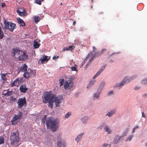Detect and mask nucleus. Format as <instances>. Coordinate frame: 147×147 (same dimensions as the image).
<instances>
[{
    "mask_svg": "<svg viewBox=\"0 0 147 147\" xmlns=\"http://www.w3.org/2000/svg\"><path fill=\"white\" fill-rule=\"evenodd\" d=\"M46 125L48 129H52L53 131H55L57 130V128L58 126L57 123L53 117H50L47 118L46 120Z\"/></svg>",
    "mask_w": 147,
    "mask_h": 147,
    "instance_id": "nucleus-1",
    "label": "nucleus"
},
{
    "mask_svg": "<svg viewBox=\"0 0 147 147\" xmlns=\"http://www.w3.org/2000/svg\"><path fill=\"white\" fill-rule=\"evenodd\" d=\"M10 140L11 141V144H17L19 142V133L18 131L12 132L10 136Z\"/></svg>",
    "mask_w": 147,
    "mask_h": 147,
    "instance_id": "nucleus-2",
    "label": "nucleus"
},
{
    "mask_svg": "<svg viewBox=\"0 0 147 147\" xmlns=\"http://www.w3.org/2000/svg\"><path fill=\"white\" fill-rule=\"evenodd\" d=\"M3 24L4 25L3 28L6 29L11 32L13 31L16 27V24L8 22L7 20L5 18L3 19Z\"/></svg>",
    "mask_w": 147,
    "mask_h": 147,
    "instance_id": "nucleus-3",
    "label": "nucleus"
},
{
    "mask_svg": "<svg viewBox=\"0 0 147 147\" xmlns=\"http://www.w3.org/2000/svg\"><path fill=\"white\" fill-rule=\"evenodd\" d=\"M14 116L12 119L11 121L12 125H15L19 122V119L22 117V113L21 112L19 111L17 115H14Z\"/></svg>",
    "mask_w": 147,
    "mask_h": 147,
    "instance_id": "nucleus-4",
    "label": "nucleus"
},
{
    "mask_svg": "<svg viewBox=\"0 0 147 147\" xmlns=\"http://www.w3.org/2000/svg\"><path fill=\"white\" fill-rule=\"evenodd\" d=\"M18 107L19 109L22 108L26 104V101L25 97L18 99L17 102Z\"/></svg>",
    "mask_w": 147,
    "mask_h": 147,
    "instance_id": "nucleus-5",
    "label": "nucleus"
},
{
    "mask_svg": "<svg viewBox=\"0 0 147 147\" xmlns=\"http://www.w3.org/2000/svg\"><path fill=\"white\" fill-rule=\"evenodd\" d=\"M133 79L132 78H129L128 77H127L124 78L123 80H122L119 84H117L116 86H114V87H122L124 84L125 83H127L130 82L131 80Z\"/></svg>",
    "mask_w": 147,
    "mask_h": 147,
    "instance_id": "nucleus-6",
    "label": "nucleus"
},
{
    "mask_svg": "<svg viewBox=\"0 0 147 147\" xmlns=\"http://www.w3.org/2000/svg\"><path fill=\"white\" fill-rule=\"evenodd\" d=\"M53 97L51 96V94L48 92H46L44 93V97L43 99V102L45 103H47L50 100V99Z\"/></svg>",
    "mask_w": 147,
    "mask_h": 147,
    "instance_id": "nucleus-7",
    "label": "nucleus"
},
{
    "mask_svg": "<svg viewBox=\"0 0 147 147\" xmlns=\"http://www.w3.org/2000/svg\"><path fill=\"white\" fill-rule=\"evenodd\" d=\"M73 86V83L71 80L66 81L64 85V88L65 90H70L72 87Z\"/></svg>",
    "mask_w": 147,
    "mask_h": 147,
    "instance_id": "nucleus-8",
    "label": "nucleus"
},
{
    "mask_svg": "<svg viewBox=\"0 0 147 147\" xmlns=\"http://www.w3.org/2000/svg\"><path fill=\"white\" fill-rule=\"evenodd\" d=\"M23 81V78H19L14 80L11 84V87H14L15 86H18L19 85V84L22 83Z\"/></svg>",
    "mask_w": 147,
    "mask_h": 147,
    "instance_id": "nucleus-9",
    "label": "nucleus"
},
{
    "mask_svg": "<svg viewBox=\"0 0 147 147\" xmlns=\"http://www.w3.org/2000/svg\"><path fill=\"white\" fill-rule=\"evenodd\" d=\"M33 75V76H35V75L33 74V70L31 69H28L27 71L25 72L23 74L24 77L26 78H29Z\"/></svg>",
    "mask_w": 147,
    "mask_h": 147,
    "instance_id": "nucleus-10",
    "label": "nucleus"
},
{
    "mask_svg": "<svg viewBox=\"0 0 147 147\" xmlns=\"http://www.w3.org/2000/svg\"><path fill=\"white\" fill-rule=\"evenodd\" d=\"M63 100V98L61 96H58L56 97L55 99V102L56 106L57 107H59V104L61 103Z\"/></svg>",
    "mask_w": 147,
    "mask_h": 147,
    "instance_id": "nucleus-11",
    "label": "nucleus"
},
{
    "mask_svg": "<svg viewBox=\"0 0 147 147\" xmlns=\"http://www.w3.org/2000/svg\"><path fill=\"white\" fill-rule=\"evenodd\" d=\"M19 54L20 55L18 57V59L20 61L24 60L28 57L27 56L24 52L21 51Z\"/></svg>",
    "mask_w": 147,
    "mask_h": 147,
    "instance_id": "nucleus-12",
    "label": "nucleus"
},
{
    "mask_svg": "<svg viewBox=\"0 0 147 147\" xmlns=\"http://www.w3.org/2000/svg\"><path fill=\"white\" fill-rule=\"evenodd\" d=\"M57 146V147H65V142L62 140L61 138H59L58 139Z\"/></svg>",
    "mask_w": 147,
    "mask_h": 147,
    "instance_id": "nucleus-13",
    "label": "nucleus"
},
{
    "mask_svg": "<svg viewBox=\"0 0 147 147\" xmlns=\"http://www.w3.org/2000/svg\"><path fill=\"white\" fill-rule=\"evenodd\" d=\"M20 53V50L18 48L16 47L12 49L11 52V54L12 56H15L16 54H17L18 55Z\"/></svg>",
    "mask_w": 147,
    "mask_h": 147,
    "instance_id": "nucleus-14",
    "label": "nucleus"
},
{
    "mask_svg": "<svg viewBox=\"0 0 147 147\" xmlns=\"http://www.w3.org/2000/svg\"><path fill=\"white\" fill-rule=\"evenodd\" d=\"M28 90V88L26 87V85L24 84L22 85L20 87V92L23 93H25Z\"/></svg>",
    "mask_w": 147,
    "mask_h": 147,
    "instance_id": "nucleus-15",
    "label": "nucleus"
},
{
    "mask_svg": "<svg viewBox=\"0 0 147 147\" xmlns=\"http://www.w3.org/2000/svg\"><path fill=\"white\" fill-rule=\"evenodd\" d=\"M49 59L48 57L45 55L43 57H41L39 59L40 63H45L47 62Z\"/></svg>",
    "mask_w": 147,
    "mask_h": 147,
    "instance_id": "nucleus-16",
    "label": "nucleus"
},
{
    "mask_svg": "<svg viewBox=\"0 0 147 147\" xmlns=\"http://www.w3.org/2000/svg\"><path fill=\"white\" fill-rule=\"evenodd\" d=\"M88 119V117L87 116H86L82 118L81 120L83 124L86 125Z\"/></svg>",
    "mask_w": 147,
    "mask_h": 147,
    "instance_id": "nucleus-17",
    "label": "nucleus"
},
{
    "mask_svg": "<svg viewBox=\"0 0 147 147\" xmlns=\"http://www.w3.org/2000/svg\"><path fill=\"white\" fill-rule=\"evenodd\" d=\"M17 19L18 22L21 26L24 27L25 26V23L22 20L19 18H17Z\"/></svg>",
    "mask_w": 147,
    "mask_h": 147,
    "instance_id": "nucleus-18",
    "label": "nucleus"
},
{
    "mask_svg": "<svg viewBox=\"0 0 147 147\" xmlns=\"http://www.w3.org/2000/svg\"><path fill=\"white\" fill-rule=\"evenodd\" d=\"M27 66L26 65V64H24L22 66L20 67V71L22 72H25L27 71Z\"/></svg>",
    "mask_w": 147,
    "mask_h": 147,
    "instance_id": "nucleus-19",
    "label": "nucleus"
},
{
    "mask_svg": "<svg viewBox=\"0 0 147 147\" xmlns=\"http://www.w3.org/2000/svg\"><path fill=\"white\" fill-rule=\"evenodd\" d=\"M121 138V137L120 136L118 135H117L114 139L113 143L115 144H117L119 142Z\"/></svg>",
    "mask_w": 147,
    "mask_h": 147,
    "instance_id": "nucleus-20",
    "label": "nucleus"
},
{
    "mask_svg": "<svg viewBox=\"0 0 147 147\" xmlns=\"http://www.w3.org/2000/svg\"><path fill=\"white\" fill-rule=\"evenodd\" d=\"M104 129L105 132H107L108 134H110L111 132V131L109 127L107 125H106L104 127Z\"/></svg>",
    "mask_w": 147,
    "mask_h": 147,
    "instance_id": "nucleus-21",
    "label": "nucleus"
},
{
    "mask_svg": "<svg viewBox=\"0 0 147 147\" xmlns=\"http://www.w3.org/2000/svg\"><path fill=\"white\" fill-rule=\"evenodd\" d=\"M17 12L19 15L22 16H24L26 14V11L25 10H24L22 11H21L19 10H17Z\"/></svg>",
    "mask_w": 147,
    "mask_h": 147,
    "instance_id": "nucleus-22",
    "label": "nucleus"
},
{
    "mask_svg": "<svg viewBox=\"0 0 147 147\" xmlns=\"http://www.w3.org/2000/svg\"><path fill=\"white\" fill-rule=\"evenodd\" d=\"M53 97H52L50 99V100H49V102L48 106L50 107L52 109L53 107V105L54 101H53Z\"/></svg>",
    "mask_w": 147,
    "mask_h": 147,
    "instance_id": "nucleus-23",
    "label": "nucleus"
},
{
    "mask_svg": "<svg viewBox=\"0 0 147 147\" xmlns=\"http://www.w3.org/2000/svg\"><path fill=\"white\" fill-rule=\"evenodd\" d=\"M40 45V44L38 43L37 41L35 40L34 42L33 46L35 49L38 48Z\"/></svg>",
    "mask_w": 147,
    "mask_h": 147,
    "instance_id": "nucleus-24",
    "label": "nucleus"
},
{
    "mask_svg": "<svg viewBox=\"0 0 147 147\" xmlns=\"http://www.w3.org/2000/svg\"><path fill=\"white\" fill-rule=\"evenodd\" d=\"M115 110H112L111 111L107 113L106 116H108L109 117H111L115 113Z\"/></svg>",
    "mask_w": 147,
    "mask_h": 147,
    "instance_id": "nucleus-25",
    "label": "nucleus"
},
{
    "mask_svg": "<svg viewBox=\"0 0 147 147\" xmlns=\"http://www.w3.org/2000/svg\"><path fill=\"white\" fill-rule=\"evenodd\" d=\"M83 133H82L80 134L76 138L75 140L77 141V142H79L81 139L82 137V136L84 135Z\"/></svg>",
    "mask_w": 147,
    "mask_h": 147,
    "instance_id": "nucleus-26",
    "label": "nucleus"
},
{
    "mask_svg": "<svg viewBox=\"0 0 147 147\" xmlns=\"http://www.w3.org/2000/svg\"><path fill=\"white\" fill-rule=\"evenodd\" d=\"M101 54V53L100 52H98L96 53L91 58V60H93L94 59V57H96L99 56H100Z\"/></svg>",
    "mask_w": 147,
    "mask_h": 147,
    "instance_id": "nucleus-27",
    "label": "nucleus"
},
{
    "mask_svg": "<svg viewBox=\"0 0 147 147\" xmlns=\"http://www.w3.org/2000/svg\"><path fill=\"white\" fill-rule=\"evenodd\" d=\"M7 74H2V73L1 74V78L2 79V80L4 81H6L7 80L6 77V75Z\"/></svg>",
    "mask_w": 147,
    "mask_h": 147,
    "instance_id": "nucleus-28",
    "label": "nucleus"
},
{
    "mask_svg": "<svg viewBox=\"0 0 147 147\" xmlns=\"http://www.w3.org/2000/svg\"><path fill=\"white\" fill-rule=\"evenodd\" d=\"M4 34L3 31L2 30V28L0 27V39H2L4 37Z\"/></svg>",
    "mask_w": 147,
    "mask_h": 147,
    "instance_id": "nucleus-29",
    "label": "nucleus"
},
{
    "mask_svg": "<svg viewBox=\"0 0 147 147\" xmlns=\"http://www.w3.org/2000/svg\"><path fill=\"white\" fill-rule=\"evenodd\" d=\"M12 94V91H7V92L3 94V95L5 96H9L10 95H11Z\"/></svg>",
    "mask_w": 147,
    "mask_h": 147,
    "instance_id": "nucleus-30",
    "label": "nucleus"
},
{
    "mask_svg": "<svg viewBox=\"0 0 147 147\" xmlns=\"http://www.w3.org/2000/svg\"><path fill=\"white\" fill-rule=\"evenodd\" d=\"M95 80H92V81H90L88 85V86H87V87L88 88H89L88 86H89V87L91 86H92V85L94 84V83H95Z\"/></svg>",
    "mask_w": 147,
    "mask_h": 147,
    "instance_id": "nucleus-31",
    "label": "nucleus"
},
{
    "mask_svg": "<svg viewBox=\"0 0 147 147\" xmlns=\"http://www.w3.org/2000/svg\"><path fill=\"white\" fill-rule=\"evenodd\" d=\"M34 22L35 23L38 22L40 20V18L38 16H35L34 17Z\"/></svg>",
    "mask_w": 147,
    "mask_h": 147,
    "instance_id": "nucleus-32",
    "label": "nucleus"
},
{
    "mask_svg": "<svg viewBox=\"0 0 147 147\" xmlns=\"http://www.w3.org/2000/svg\"><path fill=\"white\" fill-rule=\"evenodd\" d=\"M77 65H75L74 67H71V69L72 71H77L78 70L77 69Z\"/></svg>",
    "mask_w": 147,
    "mask_h": 147,
    "instance_id": "nucleus-33",
    "label": "nucleus"
},
{
    "mask_svg": "<svg viewBox=\"0 0 147 147\" xmlns=\"http://www.w3.org/2000/svg\"><path fill=\"white\" fill-rule=\"evenodd\" d=\"M59 81L60 84V86L61 87L63 85V84L64 82V79H60L59 80Z\"/></svg>",
    "mask_w": 147,
    "mask_h": 147,
    "instance_id": "nucleus-34",
    "label": "nucleus"
},
{
    "mask_svg": "<svg viewBox=\"0 0 147 147\" xmlns=\"http://www.w3.org/2000/svg\"><path fill=\"white\" fill-rule=\"evenodd\" d=\"M142 84L144 85H147V79H145L143 80L141 82Z\"/></svg>",
    "mask_w": 147,
    "mask_h": 147,
    "instance_id": "nucleus-35",
    "label": "nucleus"
},
{
    "mask_svg": "<svg viewBox=\"0 0 147 147\" xmlns=\"http://www.w3.org/2000/svg\"><path fill=\"white\" fill-rule=\"evenodd\" d=\"M4 142V139L3 138L1 137L0 138V144L3 143Z\"/></svg>",
    "mask_w": 147,
    "mask_h": 147,
    "instance_id": "nucleus-36",
    "label": "nucleus"
},
{
    "mask_svg": "<svg viewBox=\"0 0 147 147\" xmlns=\"http://www.w3.org/2000/svg\"><path fill=\"white\" fill-rule=\"evenodd\" d=\"M44 0H35V2L37 4L40 5L41 4V2Z\"/></svg>",
    "mask_w": 147,
    "mask_h": 147,
    "instance_id": "nucleus-37",
    "label": "nucleus"
},
{
    "mask_svg": "<svg viewBox=\"0 0 147 147\" xmlns=\"http://www.w3.org/2000/svg\"><path fill=\"white\" fill-rule=\"evenodd\" d=\"M68 49H69V50L72 51L74 50V48H75V47L73 45L70 46L68 47Z\"/></svg>",
    "mask_w": 147,
    "mask_h": 147,
    "instance_id": "nucleus-38",
    "label": "nucleus"
},
{
    "mask_svg": "<svg viewBox=\"0 0 147 147\" xmlns=\"http://www.w3.org/2000/svg\"><path fill=\"white\" fill-rule=\"evenodd\" d=\"M133 137V135L130 136H129V137H128L126 140V141H130L131 140V139Z\"/></svg>",
    "mask_w": 147,
    "mask_h": 147,
    "instance_id": "nucleus-39",
    "label": "nucleus"
},
{
    "mask_svg": "<svg viewBox=\"0 0 147 147\" xmlns=\"http://www.w3.org/2000/svg\"><path fill=\"white\" fill-rule=\"evenodd\" d=\"M71 114L70 113H67L65 115V117L66 118H68L71 115Z\"/></svg>",
    "mask_w": 147,
    "mask_h": 147,
    "instance_id": "nucleus-40",
    "label": "nucleus"
},
{
    "mask_svg": "<svg viewBox=\"0 0 147 147\" xmlns=\"http://www.w3.org/2000/svg\"><path fill=\"white\" fill-rule=\"evenodd\" d=\"M11 147H18V146L19 145V144H13V145L11 144Z\"/></svg>",
    "mask_w": 147,
    "mask_h": 147,
    "instance_id": "nucleus-41",
    "label": "nucleus"
},
{
    "mask_svg": "<svg viewBox=\"0 0 147 147\" xmlns=\"http://www.w3.org/2000/svg\"><path fill=\"white\" fill-rule=\"evenodd\" d=\"M99 96V94L96 93L95 94H94V98H98Z\"/></svg>",
    "mask_w": 147,
    "mask_h": 147,
    "instance_id": "nucleus-42",
    "label": "nucleus"
},
{
    "mask_svg": "<svg viewBox=\"0 0 147 147\" xmlns=\"http://www.w3.org/2000/svg\"><path fill=\"white\" fill-rule=\"evenodd\" d=\"M69 50V49H68V47H64L63 48V49L62 50V51H63L64 52L65 51H68Z\"/></svg>",
    "mask_w": 147,
    "mask_h": 147,
    "instance_id": "nucleus-43",
    "label": "nucleus"
},
{
    "mask_svg": "<svg viewBox=\"0 0 147 147\" xmlns=\"http://www.w3.org/2000/svg\"><path fill=\"white\" fill-rule=\"evenodd\" d=\"M113 94V91H110L107 94V95L108 96H109L111 95H112Z\"/></svg>",
    "mask_w": 147,
    "mask_h": 147,
    "instance_id": "nucleus-44",
    "label": "nucleus"
},
{
    "mask_svg": "<svg viewBox=\"0 0 147 147\" xmlns=\"http://www.w3.org/2000/svg\"><path fill=\"white\" fill-rule=\"evenodd\" d=\"M10 99L12 101H15L16 99V98L13 97V96H11Z\"/></svg>",
    "mask_w": 147,
    "mask_h": 147,
    "instance_id": "nucleus-45",
    "label": "nucleus"
},
{
    "mask_svg": "<svg viewBox=\"0 0 147 147\" xmlns=\"http://www.w3.org/2000/svg\"><path fill=\"white\" fill-rule=\"evenodd\" d=\"M105 66H103L102 67L101 69L100 70L102 72L103 70L105 69Z\"/></svg>",
    "mask_w": 147,
    "mask_h": 147,
    "instance_id": "nucleus-46",
    "label": "nucleus"
},
{
    "mask_svg": "<svg viewBox=\"0 0 147 147\" xmlns=\"http://www.w3.org/2000/svg\"><path fill=\"white\" fill-rule=\"evenodd\" d=\"M101 72H102L99 70L96 74H97V75L98 76Z\"/></svg>",
    "mask_w": 147,
    "mask_h": 147,
    "instance_id": "nucleus-47",
    "label": "nucleus"
},
{
    "mask_svg": "<svg viewBox=\"0 0 147 147\" xmlns=\"http://www.w3.org/2000/svg\"><path fill=\"white\" fill-rule=\"evenodd\" d=\"M101 72H102L99 70L96 74H97V75L98 76Z\"/></svg>",
    "mask_w": 147,
    "mask_h": 147,
    "instance_id": "nucleus-48",
    "label": "nucleus"
},
{
    "mask_svg": "<svg viewBox=\"0 0 147 147\" xmlns=\"http://www.w3.org/2000/svg\"><path fill=\"white\" fill-rule=\"evenodd\" d=\"M106 49H102V51L100 52H101V54H102V53H103L104 51H106Z\"/></svg>",
    "mask_w": 147,
    "mask_h": 147,
    "instance_id": "nucleus-49",
    "label": "nucleus"
},
{
    "mask_svg": "<svg viewBox=\"0 0 147 147\" xmlns=\"http://www.w3.org/2000/svg\"><path fill=\"white\" fill-rule=\"evenodd\" d=\"M59 57V56H54L53 57V59H57Z\"/></svg>",
    "mask_w": 147,
    "mask_h": 147,
    "instance_id": "nucleus-50",
    "label": "nucleus"
},
{
    "mask_svg": "<svg viewBox=\"0 0 147 147\" xmlns=\"http://www.w3.org/2000/svg\"><path fill=\"white\" fill-rule=\"evenodd\" d=\"M108 146V145L107 144H105L102 145V147H106Z\"/></svg>",
    "mask_w": 147,
    "mask_h": 147,
    "instance_id": "nucleus-51",
    "label": "nucleus"
},
{
    "mask_svg": "<svg viewBox=\"0 0 147 147\" xmlns=\"http://www.w3.org/2000/svg\"><path fill=\"white\" fill-rule=\"evenodd\" d=\"M98 76L97 75V74H96L93 77V79H94L96 78V77H97Z\"/></svg>",
    "mask_w": 147,
    "mask_h": 147,
    "instance_id": "nucleus-52",
    "label": "nucleus"
},
{
    "mask_svg": "<svg viewBox=\"0 0 147 147\" xmlns=\"http://www.w3.org/2000/svg\"><path fill=\"white\" fill-rule=\"evenodd\" d=\"M142 116L143 117H145V115H144V112H142Z\"/></svg>",
    "mask_w": 147,
    "mask_h": 147,
    "instance_id": "nucleus-53",
    "label": "nucleus"
},
{
    "mask_svg": "<svg viewBox=\"0 0 147 147\" xmlns=\"http://www.w3.org/2000/svg\"><path fill=\"white\" fill-rule=\"evenodd\" d=\"M129 130V129L128 128H127L126 129H125V131L126 132V133H127L128 131Z\"/></svg>",
    "mask_w": 147,
    "mask_h": 147,
    "instance_id": "nucleus-54",
    "label": "nucleus"
},
{
    "mask_svg": "<svg viewBox=\"0 0 147 147\" xmlns=\"http://www.w3.org/2000/svg\"><path fill=\"white\" fill-rule=\"evenodd\" d=\"M140 88L139 87H136L134 89L135 90H137L139 89Z\"/></svg>",
    "mask_w": 147,
    "mask_h": 147,
    "instance_id": "nucleus-55",
    "label": "nucleus"
},
{
    "mask_svg": "<svg viewBox=\"0 0 147 147\" xmlns=\"http://www.w3.org/2000/svg\"><path fill=\"white\" fill-rule=\"evenodd\" d=\"M138 127H139V126H136L135 127H134V128H135V129H137L138 128Z\"/></svg>",
    "mask_w": 147,
    "mask_h": 147,
    "instance_id": "nucleus-56",
    "label": "nucleus"
},
{
    "mask_svg": "<svg viewBox=\"0 0 147 147\" xmlns=\"http://www.w3.org/2000/svg\"><path fill=\"white\" fill-rule=\"evenodd\" d=\"M93 52H95V48L94 47H93Z\"/></svg>",
    "mask_w": 147,
    "mask_h": 147,
    "instance_id": "nucleus-57",
    "label": "nucleus"
},
{
    "mask_svg": "<svg viewBox=\"0 0 147 147\" xmlns=\"http://www.w3.org/2000/svg\"><path fill=\"white\" fill-rule=\"evenodd\" d=\"M135 128H133V129H132V133H133L134 132V131H135Z\"/></svg>",
    "mask_w": 147,
    "mask_h": 147,
    "instance_id": "nucleus-58",
    "label": "nucleus"
},
{
    "mask_svg": "<svg viewBox=\"0 0 147 147\" xmlns=\"http://www.w3.org/2000/svg\"><path fill=\"white\" fill-rule=\"evenodd\" d=\"M76 23V22L75 21H74L73 22V25H74V26H75V24Z\"/></svg>",
    "mask_w": 147,
    "mask_h": 147,
    "instance_id": "nucleus-59",
    "label": "nucleus"
},
{
    "mask_svg": "<svg viewBox=\"0 0 147 147\" xmlns=\"http://www.w3.org/2000/svg\"><path fill=\"white\" fill-rule=\"evenodd\" d=\"M4 6H5V4L4 3H2V7H3Z\"/></svg>",
    "mask_w": 147,
    "mask_h": 147,
    "instance_id": "nucleus-60",
    "label": "nucleus"
},
{
    "mask_svg": "<svg viewBox=\"0 0 147 147\" xmlns=\"http://www.w3.org/2000/svg\"><path fill=\"white\" fill-rule=\"evenodd\" d=\"M102 13H103V12H99L98 13L99 14H102Z\"/></svg>",
    "mask_w": 147,
    "mask_h": 147,
    "instance_id": "nucleus-61",
    "label": "nucleus"
},
{
    "mask_svg": "<svg viewBox=\"0 0 147 147\" xmlns=\"http://www.w3.org/2000/svg\"><path fill=\"white\" fill-rule=\"evenodd\" d=\"M126 133H123V136H125L126 135Z\"/></svg>",
    "mask_w": 147,
    "mask_h": 147,
    "instance_id": "nucleus-62",
    "label": "nucleus"
},
{
    "mask_svg": "<svg viewBox=\"0 0 147 147\" xmlns=\"http://www.w3.org/2000/svg\"><path fill=\"white\" fill-rule=\"evenodd\" d=\"M144 96L146 97H147V94H145Z\"/></svg>",
    "mask_w": 147,
    "mask_h": 147,
    "instance_id": "nucleus-63",
    "label": "nucleus"
},
{
    "mask_svg": "<svg viewBox=\"0 0 147 147\" xmlns=\"http://www.w3.org/2000/svg\"><path fill=\"white\" fill-rule=\"evenodd\" d=\"M145 145L146 146H147V141L145 143Z\"/></svg>",
    "mask_w": 147,
    "mask_h": 147,
    "instance_id": "nucleus-64",
    "label": "nucleus"
}]
</instances>
